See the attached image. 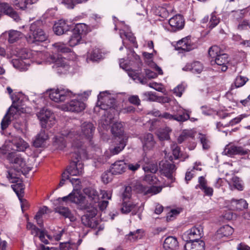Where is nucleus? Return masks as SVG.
Segmentation results:
<instances>
[{"label": "nucleus", "mask_w": 250, "mask_h": 250, "mask_svg": "<svg viewBox=\"0 0 250 250\" xmlns=\"http://www.w3.org/2000/svg\"><path fill=\"white\" fill-rule=\"evenodd\" d=\"M185 90V87L182 84H179L173 89L174 93L179 97H181L183 92Z\"/></svg>", "instance_id": "e2e57ef3"}, {"label": "nucleus", "mask_w": 250, "mask_h": 250, "mask_svg": "<svg viewBox=\"0 0 250 250\" xmlns=\"http://www.w3.org/2000/svg\"><path fill=\"white\" fill-rule=\"evenodd\" d=\"M53 46L55 49V51L58 53H66L71 52V49L65 46L62 43L57 42L54 43Z\"/></svg>", "instance_id": "49530a36"}, {"label": "nucleus", "mask_w": 250, "mask_h": 250, "mask_svg": "<svg viewBox=\"0 0 250 250\" xmlns=\"http://www.w3.org/2000/svg\"><path fill=\"white\" fill-rule=\"evenodd\" d=\"M175 108L176 106L175 107H173V109ZM172 111L174 113L173 114H171L168 112H164L163 114H160L159 111H156L154 113V114L155 116L161 117L162 118H163L165 119H167L169 120H175L178 122L182 123L185 122L186 119L185 118L184 116H181V114L179 113H175L173 111V109H172Z\"/></svg>", "instance_id": "4be33fe9"}, {"label": "nucleus", "mask_w": 250, "mask_h": 250, "mask_svg": "<svg viewBox=\"0 0 250 250\" xmlns=\"http://www.w3.org/2000/svg\"><path fill=\"white\" fill-rule=\"evenodd\" d=\"M171 149L172 154L175 159H177L180 157L181 155L180 148L176 144H173L171 145Z\"/></svg>", "instance_id": "680f3d73"}, {"label": "nucleus", "mask_w": 250, "mask_h": 250, "mask_svg": "<svg viewBox=\"0 0 250 250\" xmlns=\"http://www.w3.org/2000/svg\"><path fill=\"white\" fill-rule=\"evenodd\" d=\"M117 115V112L115 114L111 111H104V116H102L99 123L100 125L103 127L104 129H107L109 126L114 123L115 116Z\"/></svg>", "instance_id": "a211bd4d"}, {"label": "nucleus", "mask_w": 250, "mask_h": 250, "mask_svg": "<svg viewBox=\"0 0 250 250\" xmlns=\"http://www.w3.org/2000/svg\"><path fill=\"white\" fill-rule=\"evenodd\" d=\"M21 33L19 31L16 30L11 31L9 33L8 41L9 42L13 43L21 38Z\"/></svg>", "instance_id": "09e8293b"}, {"label": "nucleus", "mask_w": 250, "mask_h": 250, "mask_svg": "<svg viewBox=\"0 0 250 250\" xmlns=\"http://www.w3.org/2000/svg\"><path fill=\"white\" fill-rule=\"evenodd\" d=\"M131 196V188L129 186L126 187L124 192L122 194V199L123 201H128Z\"/></svg>", "instance_id": "13d9d810"}, {"label": "nucleus", "mask_w": 250, "mask_h": 250, "mask_svg": "<svg viewBox=\"0 0 250 250\" xmlns=\"http://www.w3.org/2000/svg\"><path fill=\"white\" fill-rule=\"evenodd\" d=\"M127 138L126 137L115 138L114 146H111L104 153L106 157L109 158L111 156L118 154L126 146Z\"/></svg>", "instance_id": "1a4fd4ad"}, {"label": "nucleus", "mask_w": 250, "mask_h": 250, "mask_svg": "<svg viewBox=\"0 0 250 250\" xmlns=\"http://www.w3.org/2000/svg\"><path fill=\"white\" fill-rule=\"evenodd\" d=\"M19 56L22 60L30 59L32 56V53L30 51L23 49L19 53Z\"/></svg>", "instance_id": "bf43d9fd"}, {"label": "nucleus", "mask_w": 250, "mask_h": 250, "mask_svg": "<svg viewBox=\"0 0 250 250\" xmlns=\"http://www.w3.org/2000/svg\"><path fill=\"white\" fill-rule=\"evenodd\" d=\"M47 237L48 239L51 240L52 239L51 237L46 234V231L44 229L40 231V234L39 235V238L40 240L45 244H48L49 243L48 240L46 238Z\"/></svg>", "instance_id": "4d7b16f0"}, {"label": "nucleus", "mask_w": 250, "mask_h": 250, "mask_svg": "<svg viewBox=\"0 0 250 250\" xmlns=\"http://www.w3.org/2000/svg\"><path fill=\"white\" fill-rule=\"evenodd\" d=\"M48 137L44 130H42L37 136L34 141V146L36 147H41L44 142L48 139Z\"/></svg>", "instance_id": "ea45409f"}, {"label": "nucleus", "mask_w": 250, "mask_h": 250, "mask_svg": "<svg viewBox=\"0 0 250 250\" xmlns=\"http://www.w3.org/2000/svg\"><path fill=\"white\" fill-rule=\"evenodd\" d=\"M48 210V208L46 206H44L38 211L35 216V219L42 218V215L47 212Z\"/></svg>", "instance_id": "69168bd1"}, {"label": "nucleus", "mask_w": 250, "mask_h": 250, "mask_svg": "<svg viewBox=\"0 0 250 250\" xmlns=\"http://www.w3.org/2000/svg\"><path fill=\"white\" fill-rule=\"evenodd\" d=\"M137 204L132 203L129 201H123L120 210L122 213L127 214L130 212L132 215H135L140 209Z\"/></svg>", "instance_id": "5701e85b"}, {"label": "nucleus", "mask_w": 250, "mask_h": 250, "mask_svg": "<svg viewBox=\"0 0 250 250\" xmlns=\"http://www.w3.org/2000/svg\"><path fill=\"white\" fill-rule=\"evenodd\" d=\"M229 62L228 55L223 52L216 57L215 59L210 60L211 65L216 64L218 66H221V69L223 72H225L228 69L227 65Z\"/></svg>", "instance_id": "6ab92c4d"}, {"label": "nucleus", "mask_w": 250, "mask_h": 250, "mask_svg": "<svg viewBox=\"0 0 250 250\" xmlns=\"http://www.w3.org/2000/svg\"><path fill=\"white\" fill-rule=\"evenodd\" d=\"M144 151L152 150L155 146L156 142L153 135L151 133H146L140 137Z\"/></svg>", "instance_id": "f3484780"}, {"label": "nucleus", "mask_w": 250, "mask_h": 250, "mask_svg": "<svg viewBox=\"0 0 250 250\" xmlns=\"http://www.w3.org/2000/svg\"><path fill=\"white\" fill-rule=\"evenodd\" d=\"M12 99L13 100V104L10 107L7 113L4 116L1 122L0 126L2 130L8 127L11 122L12 118L16 119V117H15V116L23 112L22 110L21 111L23 108L21 107L20 105L21 103L20 98L17 100L16 99L14 100L12 97Z\"/></svg>", "instance_id": "0eeeda50"}, {"label": "nucleus", "mask_w": 250, "mask_h": 250, "mask_svg": "<svg viewBox=\"0 0 250 250\" xmlns=\"http://www.w3.org/2000/svg\"><path fill=\"white\" fill-rule=\"evenodd\" d=\"M71 34L68 41L69 45L70 46H75L80 43L82 37L79 34L75 33L73 31H70Z\"/></svg>", "instance_id": "37998d69"}, {"label": "nucleus", "mask_w": 250, "mask_h": 250, "mask_svg": "<svg viewBox=\"0 0 250 250\" xmlns=\"http://www.w3.org/2000/svg\"><path fill=\"white\" fill-rule=\"evenodd\" d=\"M250 150L245 149L242 146H236L232 144L227 145L223 152L224 155L231 156L234 155H245L249 153Z\"/></svg>", "instance_id": "4468645a"}, {"label": "nucleus", "mask_w": 250, "mask_h": 250, "mask_svg": "<svg viewBox=\"0 0 250 250\" xmlns=\"http://www.w3.org/2000/svg\"><path fill=\"white\" fill-rule=\"evenodd\" d=\"M144 180L150 185H153L157 183V179L154 176L153 174H146L144 178Z\"/></svg>", "instance_id": "6e6d98bb"}, {"label": "nucleus", "mask_w": 250, "mask_h": 250, "mask_svg": "<svg viewBox=\"0 0 250 250\" xmlns=\"http://www.w3.org/2000/svg\"><path fill=\"white\" fill-rule=\"evenodd\" d=\"M37 115L42 128H50L56 123L54 114L49 110L42 109Z\"/></svg>", "instance_id": "6e6552de"}, {"label": "nucleus", "mask_w": 250, "mask_h": 250, "mask_svg": "<svg viewBox=\"0 0 250 250\" xmlns=\"http://www.w3.org/2000/svg\"><path fill=\"white\" fill-rule=\"evenodd\" d=\"M167 129L166 131H160L158 134V136L160 140H168L169 139V135Z\"/></svg>", "instance_id": "338daca9"}, {"label": "nucleus", "mask_w": 250, "mask_h": 250, "mask_svg": "<svg viewBox=\"0 0 250 250\" xmlns=\"http://www.w3.org/2000/svg\"><path fill=\"white\" fill-rule=\"evenodd\" d=\"M19 173L20 172H18L16 169L10 168L6 171V177L10 183L19 182L21 179L19 177Z\"/></svg>", "instance_id": "58836bf2"}, {"label": "nucleus", "mask_w": 250, "mask_h": 250, "mask_svg": "<svg viewBox=\"0 0 250 250\" xmlns=\"http://www.w3.org/2000/svg\"><path fill=\"white\" fill-rule=\"evenodd\" d=\"M248 81L247 77H243L242 76H238L235 80L234 85L236 88L240 87L243 86Z\"/></svg>", "instance_id": "603ef678"}, {"label": "nucleus", "mask_w": 250, "mask_h": 250, "mask_svg": "<svg viewBox=\"0 0 250 250\" xmlns=\"http://www.w3.org/2000/svg\"><path fill=\"white\" fill-rule=\"evenodd\" d=\"M111 132L116 138H122L126 137L124 135L123 125L121 123L116 122L113 124L111 127Z\"/></svg>", "instance_id": "c9c22d12"}, {"label": "nucleus", "mask_w": 250, "mask_h": 250, "mask_svg": "<svg viewBox=\"0 0 250 250\" xmlns=\"http://www.w3.org/2000/svg\"><path fill=\"white\" fill-rule=\"evenodd\" d=\"M178 246L177 238L173 236L167 237L163 244V247L166 250L176 249Z\"/></svg>", "instance_id": "f704fd0d"}, {"label": "nucleus", "mask_w": 250, "mask_h": 250, "mask_svg": "<svg viewBox=\"0 0 250 250\" xmlns=\"http://www.w3.org/2000/svg\"><path fill=\"white\" fill-rule=\"evenodd\" d=\"M41 26L42 22L40 21H35L31 24L26 37L27 41L29 43L42 42L46 40L47 36Z\"/></svg>", "instance_id": "39448f33"}, {"label": "nucleus", "mask_w": 250, "mask_h": 250, "mask_svg": "<svg viewBox=\"0 0 250 250\" xmlns=\"http://www.w3.org/2000/svg\"><path fill=\"white\" fill-rule=\"evenodd\" d=\"M145 73L146 77L142 79L138 77L136 74H134L133 72L129 71L128 72V74L129 77L132 78L134 80H137L142 84H145L146 83V78L151 79L156 78L157 77V73L149 69L145 70Z\"/></svg>", "instance_id": "a878e982"}, {"label": "nucleus", "mask_w": 250, "mask_h": 250, "mask_svg": "<svg viewBox=\"0 0 250 250\" xmlns=\"http://www.w3.org/2000/svg\"><path fill=\"white\" fill-rule=\"evenodd\" d=\"M223 52L220 48L217 46L214 45L209 48L208 53V55L211 58V60L215 59L219 55Z\"/></svg>", "instance_id": "de8ad7c7"}, {"label": "nucleus", "mask_w": 250, "mask_h": 250, "mask_svg": "<svg viewBox=\"0 0 250 250\" xmlns=\"http://www.w3.org/2000/svg\"><path fill=\"white\" fill-rule=\"evenodd\" d=\"M124 36L131 42L135 47H137L135 37L131 33H124Z\"/></svg>", "instance_id": "0e129e2a"}, {"label": "nucleus", "mask_w": 250, "mask_h": 250, "mask_svg": "<svg viewBox=\"0 0 250 250\" xmlns=\"http://www.w3.org/2000/svg\"><path fill=\"white\" fill-rule=\"evenodd\" d=\"M72 155V162L70 166L65 171L70 176H79L83 174V164L80 160L87 157L86 150L84 148L76 150Z\"/></svg>", "instance_id": "20e7f679"}, {"label": "nucleus", "mask_w": 250, "mask_h": 250, "mask_svg": "<svg viewBox=\"0 0 250 250\" xmlns=\"http://www.w3.org/2000/svg\"><path fill=\"white\" fill-rule=\"evenodd\" d=\"M195 132L192 129L184 130L178 138V142L181 144L184 141L189 139H192L195 136Z\"/></svg>", "instance_id": "e433bc0d"}, {"label": "nucleus", "mask_w": 250, "mask_h": 250, "mask_svg": "<svg viewBox=\"0 0 250 250\" xmlns=\"http://www.w3.org/2000/svg\"><path fill=\"white\" fill-rule=\"evenodd\" d=\"M73 31L75 33L79 34L82 37V36L85 35L87 33L88 27L84 23H78L76 25Z\"/></svg>", "instance_id": "c03bdc74"}, {"label": "nucleus", "mask_w": 250, "mask_h": 250, "mask_svg": "<svg viewBox=\"0 0 250 250\" xmlns=\"http://www.w3.org/2000/svg\"><path fill=\"white\" fill-rule=\"evenodd\" d=\"M51 62L55 63L56 67L58 68V71L62 73H66L69 69V65L67 63V60L65 58H57L55 55H52L50 58Z\"/></svg>", "instance_id": "2eb2a0df"}, {"label": "nucleus", "mask_w": 250, "mask_h": 250, "mask_svg": "<svg viewBox=\"0 0 250 250\" xmlns=\"http://www.w3.org/2000/svg\"><path fill=\"white\" fill-rule=\"evenodd\" d=\"M249 25V22L246 20H244L240 22L237 26V29L239 30L247 29Z\"/></svg>", "instance_id": "774afa93"}, {"label": "nucleus", "mask_w": 250, "mask_h": 250, "mask_svg": "<svg viewBox=\"0 0 250 250\" xmlns=\"http://www.w3.org/2000/svg\"><path fill=\"white\" fill-rule=\"evenodd\" d=\"M61 198L57 199V201L59 203V205L55 208V211L61 215L65 218H68L71 222H74L76 220V217L73 215L71 210L67 207H63V203L66 204L71 203L70 201L65 202L62 200H59Z\"/></svg>", "instance_id": "f8f14e48"}, {"label": "nucleus", "mask_w": 250, "mask_h": 250, "mask_svg": "<svg viewBox=\"0 0 250 250\" xmlns=\"http://www.w3.org/2000/svg\"><path fill=\"white\" fill-rule=\"evenodd\" d=\"M113 174L110 170V171L104 172L102 175V181L105 184L108 183L112 180Z\"/></svg>", "instance_id": "5fc2aeb1"}, {"label": "nucleus", "mask_w": 250, "mask_h": 250, "mask_svg": "<svg viewBox=\"0 0 250 250\" xmlns=\"http://www.w3.org/2000/svg\"><path fill=\"white\" fill-rule=\"evenodd\" d=\"M126 164L123 161H117L111 165L110 170L114 175L120 174L125 171Z\"/></svg>", "instance_id": "c85d7f7f"}, {"label": "nucleus", "mask_w": 250, "mask_h": 250, "mask_svg": "<svg viewBox=\"0 0 250 250\" xmlns=\"http://www.w3.org/2000/svg\"><path fill=\"white\" fill-rule=\"evenodd\" d=\"M83 191L86 197L77 191L73 190L68 195L59 200L65 202L70 201L77 204L79 209L86 210L84 215L82 217V222L85 226L93 228L94 217L97 212L94 205L99 202V195L97 191L92 188H86Z\"/></svg>", "instance_id": "f257e3e1"}, {"label": "nucleus", "mask_w": 250, "mask_h": 250, "mask_svg": "<svg viewBox=\"0 0 250 250\" xmlns=\"http://www.w3.org/2000/svg\"><path fill=\"white\" fill-rule=\"evenodd\" d=\"M56 140L54 143V146L58 147V148L62 149L65 146V142L64 141V138L60 137L59 139L58 137H56Z\"/></svg>", "instance_id": "052dcab7"}, {"label": "nucleus", "mask_w": 250, "mask_h": 250, "mask_svg": "<svg viewBox=\"0 0 250 250\" xmlns=\"http://www.w3.org/2000/svg\"><path fill=\"white\" fill-rule=\"evenodd\" d=\"M85 108V104L83 101L74 99L62 106V110L65 111L80 112Z\"/></svg>", "instance_id": "9b49d317"}, {"label": "nucleus", "mask_w": 250, "mask_h": 250, "mask_svg": "<svg viewBox=\"0 0 250 250\" xmlns=\"http://www.w3.org/2000/svg\"><path fill=\"white\" fill-rule=\"evenodd\" d=\"M196 47V44L193 43L190 40V38L188 36L177 42L176 49L185 51H189Z\"/></svg>", "instance_id": "412c9836"}, {"label": "nucleus", "mask_w": 250, "mask_h": 250, "mask_svg": "<svg viewBox=\"0 0 250 250\" xmlns=\"http://www.w3.org/2000/svg\"><path fill=\"white\" fill-rule=\"evenodd\" d=\"M53 30L56 35H61L68 31V26L64 22L60 21L54 24Z\"/></svg>", "instance_id": "4c0bfd02"}, {"label": "nucleus", "mask_w": 250, "mask_h": 250, "mask_svg": "<svg viewBox=\"0 0 250 250\" xmlns=\"http://www.w3.org/2000/svg\"><path fill=\"white\" fill-rule=\"evenodd\" d=\"M198 183L199 184L196 185V188L201 189L207 195L211 196L212 195L213 189L211 187H208L207 181L203 176L199 177Z\"/></svg>", "instance_id": "c756f323"}, {"label": "nucleus", "mask_w": 250, "mask_h": 250, "mask_svg": "<svg viewBox=\"0 0 250 250\" xmlns=\"http://www.w3.org/2000/svg\"><path fill=\"white\" fill-rule=\"evenodd\" d=\"M204 69L203 64L199 61H194L188 63L183 68V70L186 71H190L194 74H200Z\"/></svg>", "instance_id": "393cba45"}, {"label": "nucleus", "mask_w": 250, "mask_h": 250, "mask_svg": "<svg viewBox=\"0 0 250 250\" xmlns=\"http://www.w3.org/2000/svg\"><path fill=\"white\" fill-rule=\"evenodd\" d=\"M203 229L201 226L194 227L185 232L183 238L186 242L201 240Z\"/></svg>", "instance_id": "9d476101"}, {"label": "nucleus", "mask_w": 250, "mask_h": 250, "mask_svg": "<svg viewBox=\"0 0 250 250\" xmlns=\"http://www.w3.org/2000/svg\"><path fill=\"white\" fill-rule=\"evenodd\" d=\"M205 243L203 240L188 241L184 246V250H204Z\"/></svg>", "instance_id": "cd10ccee"}, {"label": "nucleus", "mask_w": 250, "mask_h": 250, "mask_svg": "<svg viewBox=\"0 0 250 250\" xmlns=\"http://www.w3.org/2000/svg\"><path fill=\"white\" fill-rule=\"evenodd\" d=\"M220 22V19L217 17L216 15L212 13L209 18V22L208 24V27L212 29L215 27Z\"/></svg>", "instance_id": "3c124183"}, {"label": "nucleus", "mask_w": 250, "mask_h": 250, "mask_svg": "<svg viewBox=\"0 0 250 250\" xmlns=\"http://www.w3.org/2000/svg\"><path fill=\"white\" fill-rule=\"evenodd\" d=\"M199 139L200 140L201 143L202 145V146L203 149H207L209 148V145L208 144V140L207 139V137L205 135L200 133L199 134L198 137Z\"/></svg>", "instance_id": "864d4df0"}, {"label": "nucleus", "mask_w": 250, "mask_h": 250, "mask_svg": "<svg viewBox=\"0 0 250 250\" xmlns=\"http://www.w3.org/2000/svg\"><path fill=\"white\" fill-rule=\"evenodd\" d=\"M49 92V97L50 99L56 103L62 102L66 100H69L74 97H77L83 100L87 99L90 94V91L84 92L83 94H76L69 90L68 89L62 87L57 88L56 89H51L48 91Z\"/></svg>", "instance_id": "7ed1b4c3"}, {"label": "nucleus", "mask_w": 250, "mask_h": 250, "mask_svg": "<svg viewBox=\"0 0 250 250\" xmlns=\"http://www.w3.org/2000/svg\"><path fill=\"white\" fill-rule=\"evenodd\" d=\"M168 22L170 30L173 32L182 29L185 23L184 18L181 15H176L171 18Z\"/></svg>", "instance_id": "aec40b11"}, {"label": "nucleus", "mask_w": 250, "mask_h": 250, "mask_svg": "<svg viewBox=\"0 0 250 250\" xmlns=\"http://www.w3.org/2000/svg\"><path fill=\"white\" fill-rule=\"evenodd\" d=\"M233 229L229 225H225L220 228L215 233L216 239H221L223 237H227L233 232Z\"/></svg>", "instance_id": "2f4dec72"}, {"label": "nucleus", "mask_w": 250, "mask_h": 250, "mask_svg": "<svg viewBox=\"0 0 250 250\" xmlns=\"http://www.w3.org/2000/svg\"><path fill=\"white\" fill-rule=\"evenodd\" d=\"M226 181L229 185V188L231 190L237 189L242 191L244 189L243 183L237 176H233L229 180L226 179Z\"/></svg>", "instance_id": "bb28decb"}, {"label": "nucleus", "mask_w": 250, "mask_h": 250, "mask_svg": "<svg viewBox=\"0 0 250 250\" xmlns=\"http://www.w3.org/2000/svg\"><path fill=\"white\" fill-rule=\"evenodd\" d=\"M159 167L162 173L172 182L173 180L172 174L176 169L175 165L167 161H162L159 163Z\"/></svg>", "instance_id": "ddd939ff"}, {"label": "nucleus", "mask_w": 250, "mask_h": 250, "mask_svg": "<svg viewBox=\"0 0 250 250\" xmlns=\"http://www.w3.org/2000/svg\"><path fill=\"white\" fill-rule=\"evenodd\" d=\"M95 127L90 122H84L81 125V134H75L74 131H62V135L72 140V146L74 149L80 150L84 148L80 140L90 139L93 135Z\"/></svg>", "instance_id": "f03ea898"}, {"label": "nucleus", "mask_w": 250, "mask_h": 250, "mask_svg": "<svg viewBox=\"0 0 250 250\" xmlns=\"http://www.w3.org/2000/svg\"><path fill=\"white\" fill-rule=\"evenodd\" d=\"M231 203L232 206L236 205V208L237 209H242L243 208H247L248 207V204L246 200L243 199L240 200H236L232 199L231 200Z\"/></svg>", "instance_id": "a18cd8bd"}, {"label": "nucleus", "mask_w": 250, "mask_h": 250, "mask_svg": "<svg viewBox=\"0 0 250 250\" xmlns=\"http://www.w3.org/2000/svg\"><path fill=\"white\" fill-rule=\"evenodd\" d=\"M173 111L175 113L181 114V116H183L186 119L185 122L189 120L191 122H193L197 121L198 119L194 117H190L191 110L189 109H184L180 106H176V108L173 109Z\"/></svg>", "instance_id": "72a5a7b5"}, {"label": "nucleus", "mask_w": 250, "mask_h": 250, "mask_svg": "<svg viewBox=\"0 0 250 250\" xmlns=\"http://www.w3.org/2000/svg\"><path fill=\"white\" fill-rule=\"evenodd\" d=\"M115 101L113 95L107 91L100 92L98 96L97 107H99L104 111H111L115 114L117 112L115 108Z\"/></svg>", "instance_id": "423d86ee"}, {"label": "nucleus", "mask_w": 250, "mask_h": 250, "mask_svg": "<svg viewBox=\"0 0 250 250\" xmlns=\"http://www.w3.org/2000/svg\"><path fill=\"white\" fill-rule=\"evenodd\" d=\"M141 191L144 194H150L153 195L159 193L162 190V187L156 186H150V187H144L142 185H139Z\"/></svg>", "instance_id": "a19ab883"}, {"label": "nucleus", "mask_w": 250, "mask_h": 250, "mask_svg": "<svg viewBox=\"0 0 250 250\" xmlns=\"http://www.w3.org/2000/svg\"><path fill=\"white\" fill-rule=\"evenodd\" d=\"M1 13H3L9 16L16 21H18L20 20V17L18 14L8 3H0V19L2 16Z\"/></svg>", "instance_id": "dca6fc26"}, {"label": "nucleus", "mask_w": 250, "mask_h": 250, "mask_svg": "<svg viewBox=\"0 0 250 250\" xmlns=\"http://www.w3.org/2000/svg\"><path fill=\"white\" fill-rule=\"evenodd\" d=\"M11 149L14 151H24L28 146V144L20 137L14 138L11 142Z\"/></svg>", "instance_id": "b1692460"}, {"label": "nucleus", "mask_w": 250, "mask_h": 250, "mask_svg": "<svg viewBox=\"0 0 250 250\" xmlns=\"http://www.w3.org/2000/svg\"><path fill=\"white\" fill-rule=\"evenodd\" d=\"M15 183L16 184L11 185V187L18 196L21 202L22 203L21 208L23 209L24 207L23 203L22 201V198L24 194V186L21 179L19 182H15Z\"/></svg>", "instance_id": "7c9ffc66"}, {"label": "nucleus", "mask_w": 250, "mask_h": 250, "mask_svg": "<svg viewBox=\"0 0 250 250\" xmlns=\"http://www.w3.org/2000/svg\"><path fill=\"white\" fill-rule=\"evenodd\" d=\"M13 168L16 169L18 172H23L26 169V163L25 160L21 156H16L13 160Z\"/></svg>", "instance_id": "473e14b6"}, {"label": "nucleus", "mask_w": 250, "mask_h": 250, "mask_svg": "<svg viewBox=\"0 0 250 250\" xmlns=\"http://www.w3.org/2000/svg\"><path fill=\"white\" fill-rule=\"evenodd\" d=\"M102 58L103 55L100 50L98 48H94L91 52L89 53L87 60H89L92 62H97Z\"/></svg>", "instance_id": "79ce46f5"}, {"label": "nucleus", "mask_w": 250, "mask_h": 250, "mask_svg": "<svg viewBox=\"0 0 250 250\" xmlns=\"http://www.w3.org/2000/svg\"><path fill=\"white\" fill-rule=\"evenodd\" d=\"M32 3L31 0H16L14 1V5L20 9H24L28 4Z\"/></svg>", "instance_id": "8fccbe9b"}]
</instances>
